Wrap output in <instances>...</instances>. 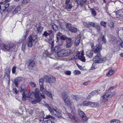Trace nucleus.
I'll use <instances>...</instances> for the list:
<instances>
[{
	"label": "nucleus",
	"instance_id": "f257e3e1",
	"mask_svg": "<svg viewBox=\"0 0 123 123\" xmlns=\"http://www.w3.org/2000/svg\"><path fill=\"white\" fill-rule=\"evenodd\" d=\"M39 89L36 88L34 93L33 92L30 94V92H27L26 94L27 97L29 98V101L33 104H35L41 101L40 97L39 96Z\"/></svg>",
	"mask_w": 123,
	"mask_h": 123
},
{
	"label": "nucleus",
	"instance_id": "f03ea898",
	"mask_svg": "<svg viewBox=\"0 0 123 123\" xmlns=\"http://www.w3.org/2000/svg\"><path fill=\"white\" fill-rule=\"evenodd\" d=\"M44 80L43 78H41L39 80V84L40 86V94L41 92L42 93H43V92L46 94L48 97L50 98L52 97V95L51 93L49 92L46 90L44 88L43 82Z\"/></svg>",
	"mask_w": 123,
	"mask_h": 123
},
{
	"label": "nucleus",
	"instance_id": "7ed1b4c3",
	"mask_svg": "<svg viewBox=\"0 0 123 123\" xmlns=\"http://www.w3.org/2000/svg\"><path fill=\"white\" fill-rule=\"evenodd\" d=\"M37 37L36 35H31L28 37V41L27 42L28 47H31L33 44H35L37 41Z\"/></svg>",
	"mask_w": 123,
	"mask_h": 123
},
{
	"label": "nucleus",
	"instance_id": "20e7f679",
	"mask_svg": "<svg viewBox=\"0 0 123 123\" xmlns=\"http://www.w3.org/2000/svg\"><path fill=\"white\" fill-rule=\"evenodd\" d=\"M75 108L74 107V109L72 111L71 113H68V116L70 119L74 123H78L79 121V120L78 119L77 117H76L74 113L75 112Z\"/></svg>",
	"mask_w": 123,
	"mask_h": 123
},
{
	"label": "nucleus",
	"instance_id": "39448f33",
	"mask_svg": "<svg viewBox=\"0 0 123 123\" xmlns=\"http://www.w3.org/2000/svg\"><path fill=\"white\" fill-rule=\"evenodd\" d=\"M104 58L101 57L100 54H98L94 57L93 60L95 63H100L104 62Z\"/></svg>",
	"mask_w": 123,
	"mask_h": 123
},
{
	"label": "nucleus",
	"instance_id": "423d86ee",
	"mask_svg": "<svg viewBox=\"0 0 123 123\" xmlns=\"http://www.w3.org/2000/svg\"><path fill=\"white\" fill-rule=\"evenodd\" d=\"M115 94V93L114 92H112L111 91L108 90L106 93L102 96V98L103 99V101L104 102L107 101V98L108 97H112L113 95Z\"/></svg>",
	"mask_w": 123,
	"mask_h": 123
},
{
	"label": "nucleus",
	"instance_id": "0eeeda50",
	"mask_svg": "<svg viewBox=\"0 0 123 123\" xmlns=\"http://www.w3.org/2000/svg\"><path fill=\"white\" fill-rule=\"evenodd\" d=\"M45 119H48L43 121V123H55L54 120L55 118L52 116L50 115H47L45 118Z\"/></svg>",
	"mask_w": 123,
	"mask_h": 123
},
{
	"label": "nucleus",
	"instance_id": "6e6552de",
	"mask_svg": "<svg viewBox=\"0 0 123 123\" xmlns=\"http://www.w3.org/2000/svg\"><path fill=\"white\" fill-rule=\"evenodd\" d=\"M51 41H52L50 43V41L49 42L51 44V53H57V51L60 49V48L58 46H56L54 48V41L52 40H51Z\"/></svg>",
	"mask_w": 123,
	"mask_h": 123
},
{
	"label": "nucleus",
	"instance_id": "1a4fd4ad",
	"mask_svg": "<svg viewBox=\"0 0 123 123\" xmlns=\"http://www.w3.org/2000/svg\"><path fill=\"white\" fill-rule=\"evenodd\" d=\"M50 112L55 117H59L62 116V115L61 112L58 111H57L54 108L52 110L50 109Z\"/></svg>",
	"mask_w": 123,
	"mask_h": 123
},
{
	"label": "nucleus",
	"instance_id": "9d476101",
	"mask_svg": "<svg viewBox=\"0 0 123 123\" xmlns=\"http://www.w3.org/2000/svg\"><path fill=\"white\" fill-rule=\"evenodd\" d=\"M102 45L100 44H97L95 45V48L93 50V52L94 54H100V51L102 49Z\"/></svg>",
	"mask_w": 123,
	"mask_h": 123
},
{
	"label": "nucleus",
	"instance_id": "9b49d317",
	"mask_svg": "<svg viewBox=\"0 0 123 123\" xmlns=\"http://www.w3.org/2000/svg\"><path fill=\"white\" fill-rule=\"evenodd\" d=\"M102 45L100 44H97L95 45V48L93 50V52L94 54H100V51L102 49Z\"/></svg>",
	"mask_w": 123,
	"mask_h": 123
},
{
	"label": "nucleus",
	"instance_id": "f8f14e48",
	"mask_svg": "<svg viewBox=\"0 0 123 123\" xmlns=\"http://www.w3.org/2000/svg\"><path fill=\"white\" fill-rule=\"evenodd\" d=\"M13 44L12 43L7 44H3V48L5 51H7L13 48Z\"/></svg>",
	"mask_w": 123,
	"mask_h": 123
},
{
	"label": "nucleus",
	"instance_id": "ddd939ff",
	"mask_svg": "<svg viewBox=\"0 0 123 123\" xmlns=\"http://www.w3.org/2000/svg\"><path fill=\"white\" fill-rule=\"evenodd\" d=\"M29 64L28 65V68L29 70L33 69L35 67V63L33 61L30 60L28 61Z\"/></svg>",
	"mask_w": 123,
	"mask_h": 123
},
{
	"label": "nucleus",
	"instance_id": "4468645a",
	"mask_svg": "<svg viewBox=\"0 0 123 123\" xmlns=\"http://www.w3.org/2000/svg\"><path fill=\"white\" fill-rule=\"evenodd\" d=\"M78 112L79 115L82 117L83 120L85 121L87 120V117L86 116L85 114L83 111L80 109H79Z\"/></svg>",
	"mask_w": 123,
	"mask_h": 123
},
{
	"label": "nucleus",
	"instance_id": "2eb2a0df",
	"mask_svg": "<svg viewBox=\"0 0 123 123\" xmlns=\"http://www.w3.org/2000/svg\"><path fill=\"white\" fill-rule=\"evenodd\" d=\"M84 51L83 50L82 52H80L78 57L80 60L83 62H85L86 61V59L85 57L84 56Z\"/></svg>",
	"mask_w": 123,
	"mask_h": 123
},
{
	"label": "nucleus",
	"instance_id": "dca6fc26",
	"mask_svg": "<svg viewBox=\"0 0 123 123\" xmlns=\"http://www.w3.org/2000/svg\"><path fill=\"white\" fill-rule=\"evenodd\" d=\"M66 41L67 42L66 47L70 48L71 47L73 44L71 39L70 38H68L66 39Z\"/></svg>",
	"mask_w": 123,
	"mask_h": 123
},
{
	"label": "nucleus",
	"instance_id": "f3484780",
	"mask_svg": "<svg viewBox=\"0 0 123 123\" xmlns=\"http://www.w3.org/2000/svg\"><path fill=\"white\" fill-rule=\"evenodd\" d=\"M98 93V90L93 91L91 93L89 94V96L87 97L86 98L87 99H89L90 98L91 96L97 95Z\"/></svg>",
	"mask_w": 123,
	"mask_h": 123
},
{
	"label": "nucleus",
	"instance_id": "a211bd4d",
	"mask_svg": "<svg viewBox=\"0 0 123 123\" xmlns=\"http://www.w3.org/2000/svg\"><path fill=\"white\" fill-rule=\"evenodd\" d=\"M63 101L64 102L65 104L69 106L70 105L72 104V102L69 97L63 100Z\"/></svg>",
	"mask_w": 123,
	"mask_h": 123
},
{
	"label": "nucleus",
	"instance_id": "6ab92c4d",
	"mask_svg": "<svg viewBox=\"0 0 123 123\" xmlns=\"http://www.w3.org/2000/svg\"><path fill=\"white\" fill-rule=\"evenodd\" d=\"M81 37V35L80 34L78 35L77 36L74 43L75 45H79L80 42Z\"/></svg>",
	"mask_w": 123,
	"mask_h": 123
},
{
	"label": "nucleus",
	"instance_id": "aec40b11",
	"mask_svg": "<svg viewBox=\"0 0 123 123\" xmlns=\"http://www.w3.org/2000/svg\"><path fill=\"white\" fill-rule=\"evenodd\" d=\"M93 50H90L87 51L86 53V56L90 58L93 56Z\"/></svg>",
	"mask_w": 123,
	"mask_h": 123
},
{
	"label": "nucleus",
	"instance_id": "412c9836",
	"mask_svg": "<svg viewBox=\"0 0 123 123\" xmlns=\"http://www.w3.org/2000/svg\"><path fill=\"white\" fill-rule=\"evenodd\" d=\"M52 33V31L51 30H49L48 31V32L46 31H44L43 35V36L46 37L48 36H50Z\"/></svg>",
	"mask_w": 123,
	"mask_h": 123
},
{
	"label": "nucleus",
	"instance_id": "4be33fe9",
	"mask_svg": "<svg viewBox=\"0 0 123 123\" xmlns=\"http://www.w3.org/2000/svg\"><path fill=\"white\" fill-rule=\"evenodd\" d=\"M43 28L41 26H39L37 28L36 31L37 33L38 34H41L42 33Z\"/></svg>",
	"mask_w": 123,
	"mask_h": 123
},
{
	"label": "nucleus",
	"instance_id": "5701e85b",
	"mask_svg": "<svg viewBox=\"0 0 123 123\" xmlns=\"http://www.w3.org/2000/svg\"><path fill=\"white\" fill-rule=\"evenodd\" d=\"M57 55L59 57H64V50L62 49L59 51L57 53Z\"/></svg>",
	"mask_w": 123,
	"mask_h": 123
},
{
	"label": "nucleus",
	"instance_id": "b1692460",
	"mask_svg": "<svg viewBox=\"0 0 123 123\" xmlns=\"http://www.w3.org/2000/svg\"><path fill=\"white\" fill-rule=\"evenodd\" d=\"M21 77H17L14 79V83L15 86L17 87L18 86V84L21 80Z\"/></svg>",
	"mask_w": 123,
	"mask_h": 123
},
{
	"label": "nucleus",
	"instance_id": "393cba45",
	"mask_svg": "<svg viewBox=\"0 0 123 123\" xmlns=\"http://www.w3.org/2000/svg\"><path fill=\"white\" fill-rule=\"evenodd\" d=\"M64 56H66L70 55L71 53V51L70 50H64Z\"/></svg>",
	"mask_w": 123,
	"mask_h": 123
},
{
	"label": "nucleus",
	"instance_id": "a878e982",
	"mask_svg": "<svg viewBox=\"0 0 123 123\" xmlns=\"http://www.w3.org/2000/svg\"><path fill=\"white\" fill-rule=\"evenodd\" d=\"M61 96L63 100L69 97L67 93L65 92H63Z\"/></svg>",
	"mask_w": 123,
	"mask_h": 123
},
{
	"label": "nucleus",
	"instance_id": "bb28decb",
	"mask_svg": "<svg viewBox=\"0 0 123 123\" xmlns=\"http://www.w3.org/2000/svg\"><path fill=\"white\" fill-rule=\"evenodd\" d=\"M55 77H50L48 80H47V82L49 83H53L56 80Z\"/></svg>",
	"mask_w": 123,
	"mask_h": 123
},
{
	"label": "nucleus",
	"instance_id": "cd10ccee",
	"mask_svg": "<svg viewBox=\"0 0 123 123\" xmlns=\"http://www.w3.org/2000/svg\"><path fill=\"white\" fill-rule=\"evenodd\" d=\"M98 105V103H95L90 102V107L92 108L96 107Z\"/></svg>",
	"mask_w": 123,
	"mask_h": 123
},
{
	"label": "nucleus",
	"instance_id": "c85d7f7f",
	"mask_svg": "<svg viewBox=\"0 0 123 123\" xmlns=\"http://www.w3.org/2000/svg\"><path fill=\"white\" fill-rule=\"evenodd\" d=\"M21 9L20 7L19 6H17L15 9L13 11L12 13L13 14H15L17 13Z\"/></svg>",
	"mask_w": 123,
	"mask_h": 123
},
{
	"label": "nucleus",
	"instance_id": "c756f323",
	"mask_svg": "<svg viewBox=\"0 0 123 123\" xmlns=\"http://www.w3.org/2000/svg\"><path fill=\"white\" fill-rule=\"evenodd\" d=\"M10 71L8 69L5 70V77H8L9 76Z\"/></svg>",
	"mask_w": 123,
	"mask_h": 123
},
{
	"label": "nucleus",
	"instance_id": "7c9ffc66",
	"mask_svg": "<svg viewBox=\"0 0 123 123\" xmlns=\"http://www.w3.org/2000/svg\"><path fill=\"white\" fill-rule=\"evenodd\" d=\"M73 7V6L72 4H66L65 6V9H70Z\"/></svg>",
	"mask_w": 123,
	"mask_h": 123
},
{
	"label": "nucleus",
	"instance_id": "2f4dec72",
	"mask_svg": "<svg viewBox=\"0 0 123 123\" xmlns=\"http://www.w3.org/2000/svg\"><path fill=\"white\" fill-rule=\"evenodd\" d=\"M114 71L112 69L109 71L106 74V75L107 76H110L114 73Z\"/></svg>",
	"mask_w": 123,
	"mask_h": 123
},
{
	"label": "nucleus",
	"instance_id": "473e14b6",
	"mask_svg": "<svg viewBox=\"0 0 123 123\" xmlns=\"http://www.w3.org/2000/svg\"><path fill=\"white\" fill-rule=\"evenodd\" d=\"M109 26L111 29H113L114 27V23L112 22H110L109 23Z\"/></svg>",
	"mask_w": 123,
	"mask_h": 123
},
{
	"label": "nucleus",
	"instance_id": "72a5a7b5",
	"mask_svg": "<svg viewBox=\"0 0 123 123\" xmlns=\"http://www.w3.org/2000/svg\"><path fill=\"white\" fill-rule=\"evenodd\" d=\"M52 28L55 31H56L58 30V27L54 23H52Z\"/></svg>",
	"mask_w": 123,
	"mask_h": 123
},
{
	"label": "nucleus",
	"instance_id": "f704fd0d",
	"mask_svg": "<svg viewBox=\"0 0 123 123\" xmlns=\"http://www.w3.org/2000/svg\"><path fill=\"white\" fill-rule=\"evenodd\" d=\"M90 102L88 101H84L83 103V105L84 106H87L90 107Z\"/></svg>",
	"mask_w": 123,
	"mask_h": 123
},
{
	"label": "nucleus",
	"instance_id": "c9c22d12",
	"mask_svg": "<svg viewBox=\"0 0 123 123\" xmlns=\"http://www.w3.org/2000/svg\"><path fill=\"white\" fill-rule=\"evenodd\" d=\"M91 22H84L83 25H84L86 27H90Z\"/></svg>",
	"mask_w": 123,
	"mask_h": 123
},
{
	"label": "nucleus",
	"instance_id": "e433bc0d",
	"mask_svg": "<svg viewBox=\"0 0 123 123\" xmlns=\"http://www.w3.org/2000/svg\"><path fill=\"white\" fill-rule=\"evenodd\" d=\"M70 31L72 32L75 33L77 31V29L74 27H72Z\"/></svg>",
	"mask_w": 123,
	"mask_h": 123
},
{
	"label": "nucleus",
	"instance_id": "4c0bfd02",
	"mask_svg": "<svg viewBox=\"0 0 123 123\" xmlns=\"http://www.w3.org/2000/svg\"><path fill=\"white\" fill-rule=\"evenodd\" d=\"M80 71L77 70H74L73 72V73L74 75L79 74H80Z\"/></svg>",
	"mask_w": 123,
	"mask_h": 123
},
{
	"label": "nucleus",
	"instance_id": "58836bf2",
	"mask_svg": "<svg viewBox=\"0 0 123 123\" xmlns=\"http://www.w3.org/2000/svg\"><path fill=\"white\" fill-rule=\"evenodd\" d=\"M120 121L118 120L113 119L111 121V123H120Z\"/></svg>",
	"mask_w": 123,
	"mask_h": 123
},
{
	"label": "nucleus",
	"instance_id": "ea45409f",
	"mask_svg": "<svg viewBox=\"0 0 123 123\" xmlns=\"http://www.w3.org/2000/svg\"><path fill=\"white\" fill-rule=\"evenodd\" d=\"M72 27L71 24H70L67 23L66 25V28L68 30H70Z\"/></svg>",
	"mask_w": 123,
	"mask_h": 123
},
{
	"label": "nucleus",
	"instance_id": "a19ab883",
	"mask_svg": "<svg viewBox=\"0 0 123 123\" xmlns=\"http://www.w3.org/2000/svg\"><path fill=\"white\" fill-rule=\"evenodd\" d=\"M106 23L103 21H101L100 23L101 25L105 28L106 26Z\"/></svg>",
	"mask_w": 123,
	"mask_h": 123
},
{
	"label": "nucleus",
	"instance_id": "79ce46f5",
	"mask_svg": "<svg viewBox=\"0 0 123 123\" xmlns=\"http://www.w3.org/2000/svg\"><path fill=\"white\" fill-rule=\"evenodd\" d=\"M86 1V0H80V1L79 2L78 4L79 5H82L84 3H85Z\"/></svg>",
	"mask_w": 123,
	"mask_h": 123
},
{
	"label": "nucleus",
	"instance_id": "37998d69",
	"mask_svg": "<svg viewBox=\"0 0 123 123\" xmlns=\"http://www.w3.org/2000/svg\"><path fill=\"white\" fill-rule=\"evenodd\" d=\"M73 98L74 99L76 100L77 101H78L80 99V96L77 95L74 96Z\"/></svg>",
	"mask_w": 123,
	"mask_h": 123
},
{
	"label": "nucleus",
	"instance_id": "c03bdc74",
	"mask_svg": "<svg viewBox=\"0 0 123 123\" xmlns=\"http://www.w3.org/2000/svg\"><path fill=\"white\" fill-rule=\"evenodd\" d=\"M62 34L61 33H60V32H58L56 35V37L57 39H58L59 38H61V37L62 36Z\"/></svg>",
	"mask_w": 123,
	"mask_h": 123
},
{
	"label": "nucleus",
	"instance_id": "a18cd8bd",
	"mask_svg": "<svg viewBox=\"0 0 123 123\" xmlns=\"http://www.w3.org/2000/svg\"><path fill=\"white\" fill-rule=\"evenodd\" d=\"M30 0H23L22 2V3L23 4L26 5L30 2Z\"/></svg>",
	"mask_w": 123,
	"mask_h": 123
},
{
	"label": "nucleus",
	"instance_id": "49530a36",
	"mask_svg": "<svg viewBox=\"0 0 123 123\" xmlns=\"http://www.w3.org/2000/svg\"><path fill=\"white\" fill-rule=\"evenodd\" d=\"M40 90H39L38 92H39V96L40 97V95L41 98H45V96L44 95V94H43V93H42V92H41V93L40 94Z\"/></svg>",
	"mask_w": 123,
	"mask_h": 123
},
{
	"label": "nucleus",
	"instance_id": "de8ad7c7",
	"mask_svg": "<svg viewBox=\"0 0 123 123\" xmlns=\"http://www.w3.org/2000/svg\"><path fill=\"white\" fill-rule=\"evenodd\" d=\"M101 37L102 38V42L104 43H106V41L105 39V38L104 36L103 35V36H101Z\"/></svg>",
	"mask_w": 123,
	"mask_h": 123
},
{
	"label": "nucleus",
	"instance_id": "09e8293b",
	"mask_svg": "<svg viewBox=\"0 0 123 123\" xmlns=\"http://www.w3.org/2000/svg\"><path fill=\"white\" fill-rule=\"evenodd\" d=\"M16 67L15 66H14L12 68V72L13 74H15L16 71Z\"/></svg>",
	"mask_w": 123,
	"mask_h": 123
},
{
	"label": "nucleus",
	"instance_id": "8fccbe9b",
	"mask_svg": "<svg viewBox=\"0 0 123 123\" xmlns=\"http://www.w3.org/2000/svg\"><path fill=\"white\" fill-rule=\"evenodd\" d=\"M91 12L93 16H95L96 15V13L95 11L93 9H92V11Z\"/></svg>",
	"mask_w": 123,
	"mask_h": 123
},
{
	"label": "nucleus",
	"instance_id": "3c124183",
	"mask_svg": "<svg viewBox=\"0 0 123 123\" xmlns=\"http://www.w3.org/2000/svg\"><path fill=\"white\" fill-rule=\"evenodd\" d=\"M25 95V93H22V99L24 101H25L27 97Z\"/></svg>",
	"mask_w": 123,
	"mask_h": 123
},
{
	"label": "nucleus",
	"instance_id": "603ef678",
	"mask_svg": "<svg viewBox=\"0 0 123 123\" xmlns=\"http://www.w3.org/2000/svg\"><path fill=\"white\" fill-rule=\"evenodd\" d=\"M45 106L47 107L48 108V110L50 112V110H52V109L53 108L51 107H50L49 105L48 104H46L45 105Z\"/></svg>",
	"mask_w": 123,
	"mask_h": 123
},
{
	"label": "nucleus",
	"instance_id": "864d4df0",
	"mask_svg": "<svg viewBox=\"0 0 123 123\" xmlns=\"http://www.w3.org/2000/svg\"><path fill=\"white\" fill-rule=\"evenodd\" d=\"M117 12V13H116V17L119 18L120 17H121L120 15V12H119V11H118Z\"/></svg>",
	"mask_w": 123,
	"mask_h": 123
},
{
	"label": "nucleus",
	"instance_id": "5fc2aeb1",
	"mask_svg": "<svg viewBox=\"0 0 123 123\" xmlns=\"http://www.w3.org/2000/svg\"><path fill=\"white\" fill-rule=\"evenodd\" d=\"M65 74L68 75H70L71 74V71L69 70L66 71L65 72Z\"/></svg>",
	"mask_w": 123,
	"mask_h": 123
},
{
	"label": "nucleus",
	"instance_id": "6e6d98bb",
	"mask_svg": "<svg viewBox=\"0 0 123 123\" xmlns=\"http://www.w3.org/2000/svg\"><path fill=\"white\" fill-rule=\"evenodd\" d=\"M90 25V27L92 26L93 27H95L96 26L95 24L93 22H91Z\"/></svg>",
	"mask_w": 123,
	"mask_h": 123
},
{
	"label": "nucleus",
	"instance_id": "4d7b16f0",
	"mask_svg": "<svg viewBox=\"0 0 123 123\" xmlns=\"http://www.w3.org/2000/svg\"><path fill=\"white\" fill-rule=\"evenodd\" d=\"M13 92L14 93L17 94L18 92V91L16 88H13Z\"/></svg>",
	"mask_w": 123,
	"mask_h": 123
},
{
	"label": "nucleus",
	"instance_id": "13d9d810",
	"mask_svg": "<svg viewBox=\"0 0 123 123\" xmlns=\"http://www.w3.org/2000/svg\"><path fill=\"white\" fill-rule=\"evenodd\" d=\"M61 40H64L66 39V37L64 35H62L61 38Z\"/></svg>",
	"mask_w": 123,
	"mask_h": 123
},
{
	"label": "nucleus",
	"instance_id": "bf43d9fd",
	"mask_svg": "<svg viewBox=\"0 0 123 123\" xmlns=\"http://www.w3.org/2000/svg\"><path fill=\"white\" fill-rule=\"evenodd\" d=\"M90 81H88L84 83H83V84L84 86H86L87 85L90 84Z\"/></svg>",
	"mask_w": 123,
	"mask_h": 123
},
{
	"label": "nucleus",
	"instance_id": "052dcab7",
	"mask_svg": "<svg viewBox=\"0 0 123 123\" xmlns=\"http://www.w3.org/2000/svg\"><path fill=\"white\" fill-rule=\"evenodd\" d=\"M77 66L78 67V68L81 70H84V69L81 66L78 64V63L77 64Z\"/></svg>",
	"mask_w": 123,
	"mask_h": 123
},
{
	"label": "nucleus",
	"instance_id": "680f3d73",
	"mask_svg": "<svg viewBox=\"0 0 123 123\" xmlns=\"http://www.w3.org/2000/svg\"><path fill=\"white\" fill-rule=\"evenodd\" d=\"M90 45L91 46L92 48L93 49V50L95 48L94 43H91L90 44Z\"/></svg>",
	"mask_w": 123,
	"mask_h": 123
},
{
	"label": "nucleus",
	"instance_id": "e2e57ef3",
	"mask_svg": "<svg viewBox=\"0 0 123 123\" xmlns=\"http://www.w3.org/2000/svg\"><path fill=\"white\" fill-rule=\"evenodd\" d=\"M30 84L32 86L34 87H36V84L34 82H31L30 83Z\"/></svg>",
	"mask_w": 123,
	"mask_h": 123
},
{
	"label": "nucleus",
	"instance_id": "0e129e2a",
	"mask_svg": "<svg viewBox=\"0 0 123 123\" xmlns=\"http://www.w3.org/2000/svg\"><path fill=\"white\" fill-rule=\"evenodd\" d=\"M44 114L42 112L40 114V117L41 118H44Z\"/></svg>",
	"mask_w": 123,
	"mask_h": 123
},
{
	"label": "nucleus",
	"instance_id": "69168bd1",
	"mask_svg": "<svg viewBox=\"0 0 123 123\" xmlns=\"http://www.w3.org/2000/svg\"><path fill=\"white\" fill-rule=\"evenodd\" d=\"M63 40H61L59 42V45H62L63 44Z\"/></svg>",
	"mask_w": 123,
	"mask_h": 123
},
{
	"label": "nucleus",
	"instance_id": "338daca9",
	"mask_svg": "<svg viewBox=\"0 0 123 123\" xmlns=\"http://www.w3.org/2000/svg\"><path fill=\"white\" fill-rule=\"evenodd\" d=\"M119 12H120V14L121 17H123V9L122 10L119 11Z\"/></svg>",
	"mask_w": 123,
	"mask_h": 123
},
{
	"label": "nucleus",
	"instance_id": "774afa93",
	"mask_svg": "<svg viewBox=\"0 0 123 123\" xmlns=\"http://www.w3.org/2000/svg\"><path fill=\"white\" fill-rule=\"evenodd\" d=\"M25 89H22V88H21V92H23L22 93H25Z\"/></svg>",
	"mask_w": 123,
	"mask_h": 123
}]
</instances>
